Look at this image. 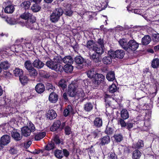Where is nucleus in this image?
<instances>
[{"instance_id":"obj_18","label":"nucleus","mask_w":159,"mask_h":159,"mask_svg":"<svg viewBox=\"0 0 159 159\" xmlns=\"http://www.w3.org/2000/svg\"><path fill=\"white\" fill-rule=\"evenodd\" d=\"M94 126L97 128H99L102 126V120L100 117H96L93 121Z\"/></svg>"},{"instance_id":"obj_25","label":"nucleus","mask_w":159,"mask_h":159,"mask_svg":"<svg viewBox=\"0 0 159 159\" xmlns=\"http://www.w3.org/2000/svg\"><path fill=\"white\" fill-rule=\"evenodd\" d=\"M93 106L91 103L88 102L84 105V110L86 112H89L92 110L93 108Z\"/></svg>"},{"instance_id":"obj_9","label":"nucleus","mask_w":159,"mask_h":159,"mask_svg":"<svg viewBox=\"0 0 159 159\" xmlns=\"http://www.w3.org/2000/svg\"><path fill=\"white\" fill-rule=\"evenodd\" d=\"M58 98V95L55 93L52 92L49 95L48 99L51 103H55L57 102Z\"/></svg>"},{"instance_id":"obj_33","label":"nucleus","mask_w":159,"mask_h":159,"mask_svg":"<svg viewBox=\"0 0 159 159\" xmlns=\"http://www.w3.org/2000/svg\"><path fill=\"white\" fill-rule=\"evenodd\" d=\"M53 141L54 142L57 144L59 145L61 143V144H63V140L60 139L58 135H56L53 138Z\"/></svg>"},{"instance_id":"obj_41","label":"nucleus","mask_w":159,"mask_h":159,"mask_svg":"<svg viewBox=\"0 0 159 159\" xmlns=\"http://www.w3.org/2000/svg\"><path fill=\"white\" fill-rule=\"evenodd\" d=\"M54 154L55 157L59 159H61L63 157V153L61 150H56L54 152Z\"/></svg>"},{"instance_id":"obj_22","label":"nucleus","mask_w":159,"mask_h":159,"mask_svg":"<svg viewBox=\"0 0 159 159\" xmlns=\"http://www.w3.org/2000/svg\"><path fill=\"white\" fill-rule=\"evenodd\" d=\"M106 78L109 81H113L115 79L114 72L110 71H109L106 75Z\"/></svg>"},{"instance_id":"obj_62","label":"nucleus","mask_w":159,"mask_h":159,"mask_svg":"<svg viewBox=\"0 0 159 159\" xmlns=\"http://www.w3.org/2000/svg\"><path fill=\"white\" fill-rule=\"evenodd\" d=\"M15 48L16 50L15 51L17 52L21 51L22 50V46L20 45H15Z\"/></svg>"},{"instance_id":"obj_47","label":"nucleus","mask_w":159,"mask_h":159,"mask_svg":"<svg viewBox=\"0 0 159 159\" xmlns=\"http://www.w3.org/2000/svg\"><path fill=\"white\" fill-rule=\"evenodd\" d=\"M24 66L28 70L33 67L31 61L29 60L26 61L25 62Z\"/></svg>"},{"instance_id":"obj_49","label":"nucleus","mask_w":159,"mask_h":159,"mask_svg":"<svg viewBox=\"0 0 159 159\" xmlns=\"http://www.w3.org/2000/svg\"><path fill=\"white\" fill-rule=\"evenodd\" d=\"M121 118H119L118 121V123L119 125L121 126V127H125L126 125V123L125 121V120Z\"/></svg>"},{"instance_id":"obj_52","label":"nucleus","mask_w":159,"mask_h":159,"mask_svg":"<svg viewBox=\"0 0 159 159\" xmlns=\"http://www.w3.org/2000/svg\"><path fill=\"white\" fill-rule=\"evenodd\" d=\"M114 132V129L111 127L107 126L105 131V133L108 135H111Z\"/></svg>"},{"instance_id":"obj_51","label":"nucleus","mask_w":159,"mask_h":159,"mask_svg":"<svg viewBox=\"0 0 159 159\" xmlns=\"http://www.w3.org/2000/svg\"><path fill=\"white\" fill-rule=\"evenodd\" d=\"M19 80L22 84L25 85L28 82V79L26 76H23L21 75L19 77Z\"/></svg>"},{"instance_id":"obj_55","label":"nucleus","mask_w":159,"mask_h":159,"mask_svg":"<svg viewBox=\"0 0 159 159\" xmlns=\"http://www.w3.org/2000/svg\"><path fill=\"white\" fill-rule=\"evenodd\" d=\"M6 21L10 25H14L16 23V21L14 19L11 18H7L6 20Z\"/></svg>"},{"instance_id":"obj_28","label":"nucleus","mask_w":159,"mask_h":159,"mask_svg":"<svg viewBox=\"0 0 159 159\" xmlns=\"http://www.w3.org/2000/svg\"><path fill=\"white\" fill-rule=\"evenodd\" d=\"M97 74L94 71L93 69L89 70L87 72L88 77L90 78H94L96 76Z\"/></svg>"},{"instance_id":"obj_58","label":"nucleus","mask_w":159,"mask_h":159,"mask_svg":"<svg viewBox=\"0 0 159 159\" xmlns=\"http://www.w3.org/2000/svg\"><path fill=\"white\" fill-rule=\"evenodd\" d=\"M46 89L47 90L51 91L52 90H54L55 89V88L52 85V84L50 83H48L47 85Z\"/></svg>"},{"instance_id":"obj_54","label":"nucleus","mask_w":159,"mask_h":159,"mask_svg":"<svg viewBox=\"0 0 159 159\" xmlns=\"http://www.w3.org/2000/svg\"><path fill=\"white\" fill-rule=\"evenodd\" d=\"M54 148V144L53 143H50L48 144L46 146L45 149L47 150H51Z\"/></svg>"},{"instance_id":"obj_56","label":"nucleus","mask_w":159,"mask_h":159,"mask_svg":"<svg viewBox=\"0 0 159 159\" xmlns=\"http://www.w3.org/2000/svg\"><path fill=\"white\" fill-rule=\"evenodd\" d=\"M135 125L134 123H133L130 121H129L126 123V128L129 130H130V129H131Z\"/></svg>"},{"instance_id":"obj_30","label":"nucleus","mask_w":159,"mask_h":159,"mask_svg":"<svg viewBox=\"0 0 159 159\" xmlns=\"http://www.w3.org/2000/svg\"><path fill=\"white\" fill-rule=\"evenodd\" d=\"M110 141V137L107 136L106 135L103 137L101 139V142H100V144L102 145H104L105 144H107Z\"/></svg>"},{"instance_id":"obj_64","label":"nucleus","mask_w":159,"mask_h":159,"mask_svg":"<svg viewBox=\"0 0 159 159\" xmlns=\"http://www.w3.org/2000/svg\"><path fill=\"white\" fill-rule=\"evenodd\" d=\"M72 11L70 10H66L64 12V14L68 16H71L72 14Z\"/></svg>"},{"instance_id":"obj_10","label":"nucleus","mask_w":159,"mask_h":159,"mask_svg":"<svg viewBox=\"0 0 159 159\" xmlns=\"http://www.w3.org/2000/svg\"><path fill=\"white\" fill-rule=\"evenodd\" d=\"M34 67L39 69L42 68L45 65L43 62L39 59H36L33 63Z\"/></svg>"},{"instance_id":"obj_12","label":"nucleus","mask_w":159,"mask_h":159,"mask_svg":"<svg viewBox=\"0 0 159 159\" xmlns=\"http://www.w3.org/2000/svg\"><path fill=\"white\" fill-rule=\"evenodd\" d=\"M57 116L56 111L52 109H49L47 113V116L50 120L55 119Z\"/></svg>"},{"instance_id":"obj_4","label":"nucleus","mask_w":159,"mask_h":159,"mask_svg":"<svg viewBox=\"0 0 159 159\" xmlns=\"http://www.w3.org/2000/svg\"><path fill=\"white\" fill-rule=\"evenodd\" d=\"M109 55L112 57V58H117L119 59H122L123 58L125 55L124 51L122 50H117L115 51L111 50L108 52Z\"/></svg>"},{"instance_id":"obj_48","label":"nucleus","mask_w":159,"mask_h":159,"mask_svg":"<svg viewBox=\"0 0 159 159\" xmlns=\"http://www.w3.org/2000/svg\"><path fill=\"white\" fill-rule=\"evenodd\" d=\"M143 141L141 140H139L137 143L134 145V147L135 148L139 149L143 146Z\"/></svg>"},{"instance_id":"obj_38","label":"nucleus","mask_w":159,"mask_h":159,"mask_svg":"<svg viewBox=\"0 0 159 159\" xmlns=\"http://www.w3.org/2000/svg\"><path fill=\"white\" fill-rule=\"evenodd\" d=\"M1 69L6 70L10 67V64L7 61H4L2 62L0 64Z\"/></svg>"},{"instance_id":"obj_11","label":"nucleus","mask_w":159,"mask_h":159,"mask_svg":"<svg viewBox=\"0 0 159 159\" xmlns=\"http://www.w3.org/2000/svg\"><path fill=\"white\" fill-rule=\"evenodd\" d=\"M11 136L16 141L20 140L22 138V136L19 133L16 129H14L11 133Z\"/></svg>"},{"instance_id":"obj_32","label":"nucleus","mask_w":159,"mask_h":159,"mask_svg":"<svg viewBox=\"0 0 159 159\" xmlns=\"http://www.w3.org/2000/svg\"><path fill=\"white\" fill-rule=\"evenodd\" d=\"M15 10L14 6L9 5L7 6L4 9V11L7 13H12Z\"/></svg>"},{"instance_id":"obj_45","label":"nucleus","mask_w":159,"mask_h":159,"mask_svg":"<svg viewBox=\"0 0 159 159\" xmlns=\"http://www.w3.org/2000/svg\"><path fill=\"white\" fill-rule=\"evenodd\" d=\"M58 86L61 88L63 89L66 87V81L64 79H61L60 80L58 83Z\"/></svg>"},{"instance_id":"obj_39","label":"nucleus","mask_w":159,"mask_h":159,"mask_svg":"<svg viewBox=\"0 0 159 159\" xmlns=\"http://www.w3.org/2000/svg\"><path fill=\"white\" fill-rule=\"evenodd\" d=\"M45 132H42L37 134L35 136V139L36 140H39L44 138L46 135Z\"/></svg>"},{"instance_id":"obj_40","label":"nucleus","mask_w":159,"mask_h":159,"mask_svg":"<svg viewBox=\"0 0 159 159\" xmlns=\"http://www.w3.org/2000/svg\"><path fill=\"white\" fill-rule=\"evenodd\" d=\"M153 68H157L159 66V59L158 58L154 59L152 61L151 65Z\"/></svg>"},{"instance_id":"obj_60","label":"nucleus","mask_w":159,"mask_h":159,"mask_svg":"<svg viewBox=\"0 0 159 159\" xmlns=\"http://www.w3.org/2000/svg\"><path fill=\"white\" fill-rule=\"evenodd\" d=\"M65 134L67 135H69L71 132L70 128L68 126H66L65 127Z\"/></svg>"},{"instance_id":"obj_15","label":"nucleus","mask_w":159,"mask_h":159,"mask_svg":"<svg viewBox=\"0 0 159 159\" xmlns=\"http://www.w3.org/2000/svg\"><path fill=\"white\" fill-rule=\"evenodd\" d=\"M103 48L104 47H102V46H98L95 45V46L93 48V49L92 50L94 52H96L101 55L104 52V50Z\"/></svg>"},{"instance_id":"obj_34","label":"nucleus","mask_w":159,"mask_h":159,"mask_svg":"<svg viewBox=\"0 0 159 159\" xmlns=\"http://www.w3.org/2000/svg\"><path fill=\"white\" fill-rule=\"evenodd\" d=\"M32 16V15L29 12H25L20 16L21 18L25 20H27L29 19H30Z\"/></svg>"},{"instance_id":"obj_42","label":"nucleus","mask_w":159,"mask_h":159,"mask_svg":"<svg viewBox=\"0 0 159 159\" xmlns=\"http://www.w3.org/2000/svg\"><path fill=\"white\" fill-rule=\"evenodd\" d=\"M115 140L116 142H120L123 139V137L121 134H116L114 136Z\"/></svg>"},{"instance_id":"obj_35","label":"nucleus","mask_w":159,"mask_h":159,"mask_svg":"<svg viewBox=\"0 0 159 159\" xmlns=\"http://www.w3.org/2000/svg\"><path fill=\"white\" fill-rule=\"evenodd\" d=\"M141 153L138 150L134 151L132 153V158L133 159H139L141 156Z\"/></svg>"},{"instance_id":"obj_13","label":"nucleus","mask_w":159,"mask_h":159,"mask_svg":"<svg viewBox=\"0 0 159 159\" xmlns=\"http://www.w3.org/2000/svg\"><path fill=\"white\" fill-rule=\"evenodd\" d=\"M45 89L44 86L42 83L38 84L35 87L36 91L39 93H41L43 92Z\"/></svg>"},{"instance_id":"obj_31","label":"nucleus","mask_w":159,"mask_h":159,"mask_svg":"<svg viewBox=\"0 0 159 159\" xmlns=\"http://www.w3.org/2000/svg\"><path fill=\"white\" fill-rule=\"evenodd\" d=\"M74 60L76 63L79 65H82L85 61V59L80 56L75 57Z\"/></svg>"},{"instance_id":"obj_36","label":"nucleus","mask_w":159,"mask_h":159,"mask_svg":"<svg viewBox=\"0 0 159 159\" xmlns=\"http://www.w3.org/2000/svg\"><path fill=\"white\" fill-rule=\"evenodd\" d=\"M30 2L26 1L22 2L20 4V5L22 7L26 10L30 8Z\"/></svg>"},{"instance_id":"obj_61","label":"nucleus","mask_w":159,"mask_h":159,"mask_svg":"<svg viewBox=\"0 0 159 159\" xmlns=\"http://www.w3.org/2000/svg\"><path fill=\"white\" fill-rule=\"evenodd\" d=\"M147 122H148V124L147 125H146V122H145L144 125L143 127L142 130L143 131H146L148 130L149 129V128L150 127L149 123H148V121H147L146 123Z\"/></svg>"},{"instance_id":"obj_7","label":"nucleus","mask_w":159,"mask_h":159,"mask_svg":"<svg viewBox=\"0 0 159 159\" xmlns=\"http://www.w3.org/2000/svg\"><path fill=\"white\" fill-rule=\"evenodd\" d=\"M105 79V76L103 75L97 74L96 76L94 78L93 83L96 85H98L104 82Z\"/></svg>"},{"instance_id":"obj_8","label":"nucleus","mask_w":159,"mask_h":159,"mask_svg":"<svg viewBox=\"0 0 159 159\" xmlns=\"http://www.w3.org/2000/svg\"><path fill=\"white\" fill-rule=\"evenodd\" d=\"M89 56L90 58L95 63H98L101 61L99 57V54L96 52L91 53L89 52Z\"/></svg>"},{"instance_id":"obj_53","label":"nucleus","mask_w":159,"mask_h":159,"mask_svg":"<svg viewBox=\"0 0 159 159\" xmlns=\"http://www.w3.org/2000/svg\"><path fill=\"white\" fill-rule=\"evenodd\" d=\"M108 159H117V157L114 152H111L108 154Z\"/></svg>"},{"instance_id":"obj_59","label":"nucleus","mask_w":159,"mask_h":159,"mask_svg":"<svg viewBox=\"0 0 159 159\" xmlns=\"http://www.w3.org/2000/svg\"><path fill=\"white\" fill-rule=\"evenodd\" d=\"M152 40L155 42H159V34H154L152 36Z\"/></svg>"},{"instance_id":"obj_14","label":"nucleus","mask_w":159,"mask_h":159,"mask_svg":"<svg viewBox=\"0 0 159 159\" xmlns=\"http://www.w3.org/2000/svg\"><path fill=\"white\" fill-rule=\"evenodd\" d=\"M2 144L6 145L10 142V137L7 135H3L1 138Z\"/></svg>"},{"instance_id":"obj_44","label":"nucleus","mask_w":159,"mask_h":159,"mask_svg":"<svg viewBox=\"0 0 159 159\" xmlns=\"http://www.w3.org/2000/svg\"><path fill=\"white\" fill-rule=\"evenodd\" d=\"M41 8L39 4H34L31 7V9L34 12H37L39 11Z\"/></svg>"},{"instance_id":"obj_3","label":"nucleus","mask_w":159,"mask_h":159,"mask_svg":"<svg viewBox=\"0 0 159 159\" xmlns=\"http://www.w3.org/2000/svg\"><path fill=\"white\" fill-rule=\"evenodd\" d=\"M35 130V128L34 125L30 122L28 125L24 126L21 128L22 135L25 137H28L30 135L31 132Z\"/></svg>"},{"instance_id":"obj_37","label":"nucleus","mask_w":159,"mask_h":159,"mask_svg":"<svg viewBox=\"0 0 159 159\" xmlns=\"http://www.w3.org/2000/svg\"><path fill=\"white\" fill-rule=\"evenodd\" d=\"M73 111V109L71 106L70 105H68L67 107L64 110L63 114L64 116L66 117L67 116L70 112Z\"/></svg>"},{"instance_id":"obj_19","label":"nucleus","mask_w":159,"mask_h":159,"mask_svg":"<svg viewBox=\"0 0 159 159\" xmlns=\"http://www.w3.org/2000/svg\"><path fill=\"white\" fill-rule=\"evenodd\" d=\"M60 125L61 121L59 120H57L51 127V130L52 131H55L60 128Z\"/></svg>"},{"instance_id":"obj_57","label":"nucleus","mask_w":159,"mask_h":159,"mask_svg":"<svg viewBox=\"0 0 159 159\" xmlns=\"http://www.w3.org/2000/svg\"><path fill=\"white\" fill-rule=\"evenodd\" d=\"M5 103L4 106L6 108H9L10 106L11 101L10 99H6L4 100Z\"/></svg>"},{"instance_id":"obj_27","label":"nucleus","mask_w":159,"mask_h":159,"mask_svg":"<svg viewBox=\"0 0 159 159\" xmlns=\"http://www.w3.org/2000/svg\"><path fill=\"white\" fill-rule=\"evenodd\" d=\"M37 25L34 21H32L30 20V21H28L26 25L28 28H30L31 29H37V28L35 27V26H37Z\"/></svg>"},{"instance_id":"obj_23","label":"nucleus","mask_w":159,"mask_h":159,"mask_svg":"<svg viewBox=\"0 0 159 159\" xmlns=\"http://www.w3.org/2000/svg\"><path fill=\"white\" fill-rule=\"evenodd\" d=\"M118 42L122 48L126 51L127 45H128V43L126 39H120Z\"/></svg>"},{"instance_id":"obj_1","label":"nucleus","mask_w":159,"mask_h":159,"mask_svg":"<svg viewBox=\"0 0 159 159\" xmlns=\"http://www.w3.org/2000/svg\"><path fill=\"white\" fill-rule=\"evenodd\" d=\"M58 59L47 61L46 65L49 68L56 71H61L63 69V66L58 62Z\"/></svg>"},{"instance_id":"obj_6","label":"nucleus","mask_w":159,"mask_h":159,"mask_svg":"<svg viewBox=\"0 0 159 159\" xmlns=\"http://www.w3.org/2000/svg\"><path fill=\"white\" fill-rule=\"evenodd\" d=\"M78 86L77 84L71 83L68 86L67 93L71 97H75V96L77 90Z\"/></svg>"},{"instance_id":"obj_21","label":"nucleus","mask_w":159,"mask_h":159,"mask_svg":"<svg viewBox=\"0 0 159 159\" xmlns=\"http://www.w3.org/2000/svg\"><path fill=\"white\" fill-rule=\"evenodd\" d=\"M151 41V39L149 35H145L142 39V43L143 45H147Z\"/></svg>"},{"instance_id":"obj_20","label":"nucleus","mask_w":159,"mask_h":159,"mask_svg":"<svg viewBox=\"0 0 159 159\" xmlns=\"http://www.w3.org/2000/svg\"><path fill=\"white\" fill-rule=\"evenodd\" d=\"M85 96V93L83 90L81 89H78L77 91L75 97L77 98L78 99H82Z\"/></svg>"},{"instance_id":"obj_5","label":"nucleus","mask_w":159,"mask_h":159,"mask_svg":"<svg viewBox=\"0 0 159 159\" xmlns=\"http://www.w3.org/2000/svg\"><path fill=\"white\" fill-rule=\"evenodd\" d=\"M139 44L134 40H131L128 42L126 51L129 53L135 51L139 47Z\"/></svg>"},{"instance_id":"obj_50","label":"nucleus","mask_w":159,"mask_h":159,"mask_svg":"<svg viewBox=\"0 0 159 159\" xmlns=\"http://www.w3.org/2000/svg\"><path fill=\"white\" fill-rule=\"evenodd\" d=\"M117 87L116 85L114 84H112L109 88V92L111 93H114L116 92L117 90Z\"/></svg>"},{"instance_id":"obj_24","label":"nucleus","mask_w":159,"mask_h":159,"mask_svg":"<svg viewBox=\"0 0 159 159\" xmlns=\"http://www.w3.org/2000/svg\"><path fill=\"white\" fill-rule=\"evenodd\" d=\"M112 57L108 55V56L104 57L102 60V61L104 64L106 65H110L112 63Z\"/></svg>"},{"instance_id":"obj_26","label":"nucleus","mask_w":159,"mask_h":159,"mask_svg":"<svg viewBox=\"0 0 159 159\" xmlns=\"http://www.w3.org/2000/svg\"><path fill=\"white\" fill-rule=\"evenodd\" d=\"M31 68L28 70L29 73V75L31 77L35 78L38 75L37 71L34 67Z\"/></svg>"},{"instance_id":"obj_46","label":"nucleus","mask_w":159,"mask_h":159,"mask_svg":"<svg viewBox=\"0 0 159 159\" xmlns=\"http://www.w3.org/2000/svg\"><path fill=\"white\" fill-rule=\"evenodd\" d=\"M94 42L92 40H89L88 41L86 44V47L88 49L92 50L93 49V48L95 46L94 44Z\"/></svg>"},{"instance_id":"obj_2","label":"nucleus","mask_w":159,"mask_h":159,"mask_svg":"<svg viewBox=\"0 0 159 159\" xmlns=\"http://www.w3.org/2000/svg\"><path fill=\"white\" fill-rule=\"evenodd\" d=\"M63 12V10L60 7L55 9L50 15V20L52 23H56L59 20Z\"/></svg>"},{"instance_id":"obj_63","label":"nucleus","mask_w":159,"mask_h":159,"mask_svg":"<svg viewBox=\"0 0 159 159\" xmlns=\"http://www.w3.org/2000/svg\"><path fill=\"white\" fill-rule=\"evenodd\" d=\"M26 49L27 50H30L33 48L32 45L30 43H26L25 44Z\"/></svg>"},{"instance_id":"obj_29","label":"nucleus","mask_w":159,"mask_h":159,"mask_svg":"<svg viewBox=\"0 0 159 159\" xmlns=\"http://www.w3.org/2000/svg\"><path fill=\"white\" fill-rule=\"evenodd\" d=\"M71 64H66L63 67L64 71L68 73H71L73 69V66L71 65Z\"/></svg>"},{"instance_id":"obj_16","label":"nucleus","mask_w":159,"mask_h":159,"mask_svg":"<svg viewBox=\"0 0 159 159\" xmlns=\"http://www.w3.org/2000/svg\"><path fill=\"white\" fill-rule=\"evenodd\" d=\"M63 62L66 64H72L74 62V60L70 56H66L62 59Z\"/></svg>"},{"instance_id":"obj_43","label":"nucleus","mask_w":159,"mask_h":159,"mask_svg":"<svg viewBox=\"0 0 159 159\" xmlns=\"http://www.w3.org/2000/svg\"><path fill=\"white\" fill-rule=\"evenodd\" d=\"M14 74L16 76L20 77L23 74V71L19 68H16L13 71Z\"/></svg>"},{"instance_id":"obj_17","label":"nucleus","mask_w":159,"mask_h":159,"mask_svg":"<svg viewBox=\"0 0 159 159\" xmlns=\"http://www.w3.org/2000/svg\"><path fill=\"white\" fill-rule=\"evenodd\" d=\"M120 117L124 119H127L129 117V114L128 111L125 109H123L120 111Z\"/></svg>"}]
</instances>
